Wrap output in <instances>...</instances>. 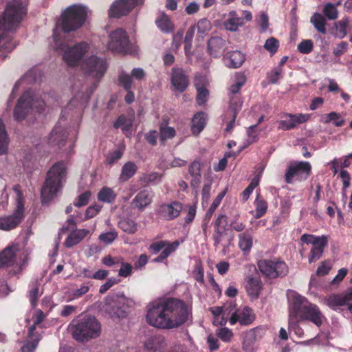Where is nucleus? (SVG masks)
Wrapping results in <instances>:
<instances>
[{"instance_id": "obj_1", "label": "nucleus", "mask_w": 352, "mask_h": 352, "mask_svg": "<svg viewBox=\"0 0 352 352\" xmlns=\"http://www.w3.org/2000/svg\"><path fill=\"white\" fill-rule=\"evenodd\" d=\"M190 312V307L184 300L168 298L149 305L146 320L157 329H173L186 322Z\"/></svg>"}, {"instance_id": "obj_2", "label": "nucleus", "mask_w": 352, "mask_h": 352, "mask_svg": "<svg viewBox=\"0 0 352 352\" xmlns=\"http://www.w3.org/2000/svg\"><path fill=\"white\" fill-rule=\"evenodd\" d=\"M324 318L320 308L315 304L307 300L300 295H294L289 306V325L293 320L298 318L302 320H309L320 327Z\"/></svg>"}, {"instance_id": "obj_3", "label": "nucleus", "mask_w": 352, "mask_h": 352, "mask_svg": "<svg viewBox=\"0 0 352 352\" xmlns=\"http://www.w3.org/2000/svg\"><path fill=\"white\" fill-rule=\"evenodd\" d=\"M67 175L66 166L64 162L55 163L47 171L45 181L41 188V197L42 204H47L54 199L63 187Z\"/></svg>"}, {"instance_id": "obj_4", "label": "nucleus", "mask_w": 352, "mask_h": 352, "mask_svg": "<svg viewBox=\"0 0 352 352\" xmlns=\"http://www.w3.org/2000/svg\"><path fill=\"white\" fill-rule=\"evenodd\" d=\"M27 14V8L21 0H11L0 14V37L8 31L14 30Z\"/></svg>"}, {"instance_id": "obj_5", "label": "nucleus", "mask_w": 352, "mask_h": 352, "mask_svg": "<svg viewBox=\"0 0 352 352\" xmlns=\"http://www.w3.org/2000/svg\"><path fill=\"white\" fill-rule=\"evenodd\" d=\"M69 328L73 338L78 341H85L96 338L100 333V324L91 316L72 320Z\"/></svg>"}, {"instance_id": "obj_6", "label": "nucleus", "mask_w": 352, "mask_h": 352, "mask_svg": "<svg viewBox=\"0 0 352 352\" xmlns=\"http://www.w3.org/2000/svg\"><path fill=\"white\" fill-rule=\"evenodd\" d=\"M54 40L56 48L63 51V58L70 67L78 65L82 57L89 49V45L83 41L74 45L73 47H69L65 42L59 41L55 33H54Z\"/></svg>"}, {"instance_id": "obj_7", "label": "nucleus", "mask_w": 352, "mask_h": 352, "mask_svg": "<svg viewBox=\"0 0 352 352\" xmlns=\"http://www.w3.org/2000/svg\"><path fill=\"white\" fill-rule=\"evenodd\" d=\"M87 16L85 7L78 5L69 6L62 14L63 31L66 33L78 30L85 23Z\"/></svg>"}, {"instance_id": "obj_8", "label": "nucleus", "mask_w": 352, "mask_h": 352, "mask_svg": "<svg viewBox=\"0 0 352 352\" xmlns=\"http://www.w3.org/2000/svg\"><path fill=\"white\" fill-rule=\"evenodd\" d=\"M261 274L267 279L283 278L289 272L287 263L278 258L273 259H261L257 263Z\"/></svg>"}, {"instance_id": "obj_9", "label": "nucleus", "mask_w": 352, "mask_h": 352, "mask_svg": "<svg viewBox=\"0 0 352 352\" xmlns=\"http://www.w3.org/2000/svg\"><path fill=\"white\" fill-rule=\"evenodd\" d=\"M44 102L43 100H34L30 91H25L18 100V102L14 109V118L15 120H24L29 111L35 108L38 111L43 109Z\"/></svg>"}, {"instance_id": "obj_10", "label": "nucleus", "mask_w": 352, "mask_h": 352, "mask_svg": "<svg viewBox=\"0 0 352 352\" xmlns=\"http://www.w3.org/2000/svg\"><path fill=\"white\" fill-rule=\"evenodd\" d=\"M107 67L106 59L94 55L85 59L82 63V69L85 74L96 80V83H94V88L104 76Z\"/></svg>"}, {"instance_id": "obj_11", "label": "nucleus", "mask_w": 352, "mask_h": 352, "mask_svg": "<svg viewBox=\"0 0 352 352\" xmlns=\"http://www.w3.org/2000/svg\"><path fill=\"white\" fill-rule=\"evenodd\" d=\"M311 174V165L309 162H293L287 167L285 180L287 184H292L294 180L304 182Z\"/></svg>"}, {"instance_id": "obj_12", "label": "nucleus", "mask_w": 352, "mask_h": 352, "mask_svg": "<svg viewBox=\"0 0 352 352\" xmlns=\"http://www.w3.org/2000/svg\"><path fill=\"white\" fill-rule=\"evenodd\" d=\"M129 38L122 28H118L113 31L109 35L108 49L117 53H126L129 50Z\"/></svg>"}, {"instance_id": "obj_13", "label": "nucleus", "mask_w": 352, "mask_h": 352, "mask_svg": "<svg viewBox=\"0 0 352 352\" xmlns=\"http://www.w3.org/2000/svg\"><path fill=\"white\" fill-rule=\"evenodd\" d=\"M24 218V205L21 198H18L16 206L10 215L0 217V230L9 231L16 228Z\"/></svg>"}, {"instance_id": "obj_14", "label": "nucleus", "mask_w": 352, "mask_h": 352, "mask_svg": "<svg viewBox=\"0 0 352 352\" xmlns=\"http://www.w3.org/2000/svg\"><path fill=\"white\" fill-rule=\"evenodd\" d=\"M45 315L41 310L36 311L33 316V324L28 330L29 340L21 348V352H34L39 341L41 339L40 333L36 331V326L40 324L44 320Z\"/></svg>"}, {"instance_id": "obj_15", "label": "nucleus", "mask_w": 352, "mask_h": 352, "mask_svg": "<svg viewBox=\"0 0 352 352\" xmlns=\"http://www.w3.org/2000/svg\"><path fill=\"white\" fill-rule=\"evenodd\" d=\"M311 118L309 113H283L281 115V120L278 121V129L289 131L295 129L298 125L305 123Z\"/></svg>"}, {"instance_id": "obj_16", "label": "nucleus", "mask_w": 352, "mask_h": 352, "mask_svg": "<svg viewBox=\"0 0 352 352\" xmlns=\"http://www.w3.org/2000/svg\"><path fill=\"white\" fill-rule=\"evenodd\" d=\"M183 209V205L178 201H173L169 204H163L160 205L157 214L164 220L171 221L180 215Z\"/></svg>"}, {"instance_id": "obj_17", "label": "nucleus", "mask_w": 352, "mask_h": 352, "mask_svg": "<svg viewBox=\"0 0 352 352\" xmlns=\"http://www.w3.org/2000/svg\"><path fill=\"white\" fill-rule=\"evenodd\" d=\"M255 318L253 309L245 306L232 314L230 318V323L231 325H234L236 322H239L241 325L248 326L254 321Z\"/></svg>"}, {"instance_id": "obj_18", "label": "nucleus", "mask_w": 352, "mask_h": 352, "mask_svg": "<svg viewBox=\"0 0 352 352\" xmlns=\"http://www.w3.org/2000/svg\"><path fill=\"white\" fill-rule=\"evenodd\" d=\"M170 82L177 91L182 93L187 89L189 85V78L183 69L173 67L171 69Z\"/></svg>"}, {"instance_id": "obj_19", "label": "nucleus", "mask_w": 352, "mask_h": 352, "mask_svg": "<svg viewBox=\"0 0 352 352\" xmlns=\"http://www.w3.org/2000/svg\"><path fill=\"white\" fill-rule=\"evenodd\" d=\"M263 287V285L258 273L246 277L245 288L252 300L258 298Z\"/></svg>"}, {"instance_id": "obj_20", "label": "nucleus", "mask_w": 352, "mask_h": 352, "mask_svg": "<svg viewBox=\"0 0 352 352\" xmlns=\"http://www.w3.org/2000/svg\"><path fill=\"white\" fill-rule=\"evenodd\" d=\"M266 328L258 326L248 331L243 338V347L245 350L250 349L255 342L260 340L265 334Z\"/></svg>"}, {"instance_id": "obj_21", "label": "nucleus", "mask_w": 352, "mask_h": 352, "mask_svg": "<svg viewBox=\"0 0 352 352\" xmlns=\"http://www.w3.org/2000/svg\"><path fill=\"white\" fill-rule=\"evenodd\" d=\"M59 121L54 126L49 136V144L51 146H58L59 148L65 145L68 136V133L65 129L60 124Z\"/></svg>"}, {"instance_id": "obj_22", "label": "nucleus", "mask_w": 352, "mask_h": 352, "mask_svg": "<svg viewBox=\"0 0 352 352\" xmlns=\"http://www.w3.org/2000/svg\"><path fill=\"white\" fill-rule=\"evenodd\" d=\"M131 11L126 0H115L109 10V16L111 18L119 19L128 15Z\"/></svg>"}, {"instance_id": "obj_23", "label": "nucleus", "mask_w": 352, "mask_h": 352, "mask_svg": "<svg viewBox=\"0 0 352 352\" xmlns=\"http://www.w3.org/2000/svg\"><path fill=\"white\" fill-rule=\"evenodd\" d=\"M153 200L151 192L148 189L140 191L132 200L131 204L133 208L140 210L150 205Z\"/></svg>"}, {"instance_id": "obj_24", "label": "nucleus", "mask_w": 352, "mask_h": 352, "mask_svg": "<svg viewBox=\"0 0 352 352\" xmlns=\"http://www.w3.org/2000/svg\"><path fill=\"white\" fill-rule=\"evenodd\" d=\"M226 41L219 36H213L208 41L209 54L214 58L219 57L224 52Z\"/></svg>"}, {"instance_id": "obj_25", "label": "nucleus", "mask_w": 352, "mask_h": 352, "mask_svg": "<svg viewBox=\"0 0 352 352\" xmlns=\"http://www.w3.org/2000/svg\"><path fill=\"white\" fill-rule=\"evenodd\" d=\"M245 60V55L240 51L235 50L228 52L224 56V62L230 68H239Z\"/></svg>"}, {"instance_id": "obj_26", "label": "nucleus", "mask_w": 352, "mask_h": 352, "mask_svg": "<svg viewBox=\"0 0 352 352\" xmlns=\"http://www.w3.org/2000/svg\"><path fill=\"white\" fill-rule=\"evenodd\" d=\"M89 233V230L87 229H76L72 230L65 241L64 245L67 248H71L78 244L84 239Z\"/></svg>"}, {"instance_id": "obj_27", "label": "nucleus", "mask_w": 352, "mask_h": 352, "mask_svg": "<svg viewBox=\"0 0 352 352\" xmlns=\"http://www.w3.org/2000/svg\"><path fill=\"white\" fill-rule=\"evenodd\" d=\"M207 115L203 111H199L194 115L191 122V131L194 135L197 136L204 130Z\"/></svg>"}, {"instance_id": "obj_28", "label": "nucleus", "mask_w": 352, "mask_h": 352, "mask_svg": "<svg viewBox=\"0 0 352 352\" xmlns=\"http://www.w3.org/2000/svg\"><path fill=\"white\" fill-rule=\"evenodd\" d=\"M104 310L113 320L126 318L127 312L117 303H107L104 306Z\"/></svg>"}, {"instance_id": "obj_29", "label": "nucleus", "mask_w": 352, "mask_h": 352, "mask_svg": "<svg viewBox=\"0 0 352 352\" xmlns=\"http://www.w3.org/2000/svg\"><path fill=\"white\" fill-rule=\"evenodd\" d=\"M201 162L199 160H195L188 168L189 174L192 177L191 186L194 188H198L201 183Z\"/></svg>"}, {"instance_id": "obj_30", "label": "nucleus", "mask_w": 352, "mask_h": 352, "mask_svg": "<svg viewBox=\"0 0 352 352\" xmlns=\"http://www.w3.org/2000/svg\"><path fill=\"white\" fill-rule=\"evenodd\" d=\"M16 254L13 248L8 247L0 253V267L12 266L15 263Z\"/></svg>"}, {"instance_id": "obj_31", "label": "nucleus", "mask_w": 352, "mask_h": 352, "mask_svg": "<svg viewBox=\"0 0 352 352\" xmlns=\"http://www.w3.org/2000/svg\"><path fill=\"white\" fill-rule=\"evenodd\" d=\"M138 170L137 165L133 162H127L125 163L119 176L120 182H125L132 178Z\"/></svg>"}, {"instance_id": "obj_32", "label": "nucleus", "mask_w": 352, "mask_h": 352, "mask_svg": "<svg viewBox=\"0 0 352 352\" xmlns=\"http://www.w3.org/2000/svg\"><path fill=\"white\" fill-rule=\"evenodd\" d=\"M156 25L163 32L170 33L175 29L174 24L170 17L165 13H162L155 21Z\"/></svg>"}, {"instance_id": "obj_33", "label": "nucleus", "mask_w": 352, "mask_h": 352, "mask_svg": "<svg viewBox=\"0 0 352 352\" xmlns=\"http://www.w3.org/2000/svg\"><path fill=\"white\" fill-rule=\"evenodd\" d=\"M239 248L244 252L248 253L253 245V237L251 234L244 232L238 236Z\"/></svg>"}, {"instance_id": "obj_34", "label": "nucleus", "mask_w": 352, "mask_h": 352, "mask_svg": "<svg viewBox=\"0 0 352 352\" xmlns=\"http://www.w3.org/2000/svg\"><path fill=\"white\" fill-rule=\"evenodd\" d=\"M327 244V238H323L320 244L313 246L309 254V263H314L319 260L323 254L324 249Z\"/></svg>"}, {"instance_id": "obj_35", "label": "nucleus", "mask_w": 352, "mask_h": 352, "mask_svg": "<svg viewBox=\"0 0 352 352\" xmlns=\"http://www.w3.org/2000/svg\"><path fill=\"white\" fill-rule=\"evenodd\" d=\"M310 22L318 32L322 34H325L327 33V21L325 17L322 16V14L318 12H315L311 17Z\"/></svg>"}, {"instance_id": "obj_36", "label": "nucleus", "mask_w": 352, "mask_h": 352, "mask_svg": "<svg viewBox=\"0 0 352 352\" xmlns=\"http://www.w3.org/2000/svg\"><path fill=\"white\" fill-rule=\"evenodd\" d=\"M133 126V119L124 114L120 115L113 124L115 129L120 128L124 133L131 130Z\"/></svg>"}, {"instance_id": "obj_37", "label": "nucleus", "mask_w": 352, "mask_h": 352, "mask_svg": "<svg viewBox=\"0 0 352 352\" xmlns=\"http://www.w3.org/2000/svg\"><path fill=\"white\" fill-rule=\"evenodd\" d=\"M117 194L109 187H102L98 193V199L105 203H113L115 201Z\"/></svg>"}, {"instance_id": "obj_38", "label": "nucleus", "mask_w": 352, "mask_h": 352, "mask_svg": "<svg viewBox=\"0 0 352 352\" xmlns=\"http://www.w3.org/2000/svg\"><path fill=\"white\" fill-rule=\"evenodd\" d=\"M322 122L324 124H329L332 122L335 126L340 127L342 126L345 120L342 118L341 115L336 111H331L322 117Z\"/></svg>"}, {"instance_id": "obj_39", "label": "nucleus", "mask_w": 352, "mask_h": 352, "mask_svg": "<svg viewBox=\"0 0 352 352\" xmlns=\"http://www.w3.org/2000/svg\"><path fill=\"white\" fill-rule=\"evenodd\" d=\"M325 304L332 309L336 307L346 305L342 294H331L324 299Z\"/></svg>"}, {"instance_id": "obj_40", "label": "nucleus", "mask_w": 352, "mask_h": 352, "mask_svg": "<svg viewBox=\"0 0 352 352\" xmlns=\"http://www.w3.org/2000/svg\"><path fill=\"white\" fill-rule=\"evenodd\" d=\"M118 226L122 231L130 234L135 233L138 228V225L135 221L128 218L120 220Z\"/></svg>"}, {"instance_id": "obj_41", "label": "nucleus", "mask_w": 352, "mask_h": 352, "mask_svg": "<svg viewBox=\"0 0 352 352\" xmlns=\"http://www.w3.org/2000/svg\"><path fill=\"white\" fill-rule=\"evenodd\" d=\"M179 245V243L178 241H175L171 243V244L168 245L166 248H164L160 254L155 258L153 261L155 263H160L163 262L166 260L173 252H174Z\"/></svg>"}, {"instance_id": "obj_42", "label": "nucleus", "mask_w": 352, "mask_h": 352, "mask_svg": "<svg viewBox=\"0 0 352 352\" xmlns=\"http://www.w3.org/2000/svg\"><path fill=\"white\" fill-rule=\"evenodd\" d=\"M335 25L337 30V36L340 38H344L347 34V29H351L349 18L348 16L343 17Z\"/></svg>"}, {"instance_id": "obj_43", "label": "nucleus", "mask_w": 352, "mask_h": 352, "mask_svg": "<svg viewBox=\"0 0 352 352\" xmlns=\"http://www.w3.org/2000/svg\"><path fill=\"white\" fill-rule=\"evenodd\" d=\"M166 122H162L160 126V136L161 141L172 139L175 136L176 131L174 128L166 126Z\"/></svg>"}, {"instance_id": "obj_44", "label": "nucleus", "mask_w": 352, "mask_h": 352, "mask_svg": "<svg viewBox=\"0 0 352 352\" xmlns=\"http://www.w3.org/2000/svg\"><path fill=\"white\" fill-rule=\"evenodd\" d=\"M226 192L227 189H225L224 190L221 192L213 200L212 204L210 205V208H208L205 214V217H206V220H210L211 217H212V214H214V211L221 204Z\"/></svg>"}, {"instance_id": "obj_45", "label": "nucleus", "mask_w": 352, "mask_h": 352, "mask_svg": "<svg viewBox=\"0 0 352 352\" xmlns=\"http://www.w3.org/2000/svg\"><path fill=\"white\" fill-rule=\"evenodd\" d=\"M8 138L4 124L0 118V155L5 154L8 150Z\"/></svg>"}, {"instance_id": "obj_46", "label": "nucleus", "mask_w": 352, "mask_h": 352, "mask_svg": "<svg viewBox=\"0 0 352 352\" xmlns=\"http://www.w3.org/2000/svg\"><path fill=\"white\" fill-rule=\"evenodd\" d=\"M195 85L197 91L196 97L197 102L199 105H202L206 102L209 96V91L203 85H200L198 82H195Z\"/></svg>"}, {"instance_id": "obj_47", "label": "nucleus", "mask_w": 352, "mask_h": 352, "mask_svg": "<svg viewBox=\"0 0 352 352\" xmlns=\"http://www.w3.org/2000/svg\"><path fill=\"white\" fill-rule=\"evenodd\" d=\"M322 12L324 17L329 20H336L338 16V10L331 3H327L324 6Z\"/></svg>"}, {"instance_id": "obj_48", "label": "nucleus", "mask_w": 352, "mask_h": 352, "mask_svg": "<svg viewBox=\"0 0 352 352\" xmlns=\"http://www.w3.org/2000/svg\"><path fill=\"white\" fill-rule=\"evenodd\" d=\"M255 205L256 209L254 217L256 219H259L266 213L267 209V204L264 199H260L258 197H257L255 200Z\"/></svg>"}, {"instance_id": "obj_49", "label": "nucleus", "mask_w": 352, "mask_h": 352, "mask_svg": "<svg viewBox=\"0 0 352 352\" xmlns=\"http://www.w3.org/2000/svg\"><path fill=\"white\" fill-rule=\"evenodd\" d=\"M246 78L244 75H239L236 76V82L232 85L229 89V95H238L241 94L240 89L245 85Z\"/></svg>"}, {"instance_id": "obj_50", "label": "nucleus", "mask_w": 352, "mask_h": 352, "mask_svg": "<svg viewBox=\"0 0 352 352\" xmlns=\"http://www.w3.org/2000/svg\"><path fill=\"white\" fill-rule=\"evenodd\" d=\"M227 216L225 214H219L214 221V232L224 233L227 230Z\"/></svg>"}, {"instance_id": "obj_51", "label": "nucleus", "mask_w": 352, "mask_h": 352, "mask_svg": "<svg viewBox=\"0 0 352 352\" xmlns=\"http://www.w3.org/2000/svg\"><path fill=\"white\" fill-rule=\"evenodd\" d=\"M124 153V148H118L108 153L105 159V163L109 165L114 164L120 160Z\"/></svg>"}, {"instance_id": "obj_52", "label": "nucleus", "mask_w": 352, "mask_h": 352, "mask_svg": "<svg viewBox=\"0 0 352 352\" xmlns=\"http://www.w3.org/2000/svg\"><path fill=\"white\" fill-rule=\"evenodd\" d=\"M118 232L113 229L109 232L102 233L99 235V240L105 244H111L118 237Z\"/></svg>"}, {"instance_id": "obj_53", "label": "nucleus", "mask_w": 352, "mask_h": 352, "mask_svg": "<svg viewBox=\"0 0 352 352\" xmlns=\"http://www.w3.org/2000/svg\"><path fill=\"white\" fill-rule=\"evenodd\" d=\"M323 238H327L326 236H317L313 234H304L300 236V241L307 244H312L316 246L322 241Z\"/></svg>"}, {"instance_id": "obj_54", "label": "nucleus", "mask_w": 352, "mask_h": 352, "mask_svg": "<svg viewBox=\"0 0 352 352\" xmlns=\"http://www.w3.org/2000/svg\"><path fill=\"white\" fill-rule=\"evenodd\" d=\"M242 103L241 94L230 95V109L232 111V113L235 112H236V114L238 113Z\"/></svg>"}, {"instance_id": "obj_55", "label": "nucleus", "mask_w": 352, "mask_h": 352, "mask_svg": "<svg viewBox=\"0 0 352 352\" xmlns=\"http://www.w3.org/2000/svg\"><path fill=\"white\" fill-rule=\"evenodd\" d=\"M195 28L193 26L190 27L186 32L184 38V50L186 55L190 54V49L192 47V41L194 36Z\"/></svg>"}, {"instance_id": "obj_56", "label": "nucleus", "mask_w": 352, "mask_h": 352, "mask_svg": "<svg viewBox=\"0 0 352 352\" xmlns=\"http://www.w3.org/2000/svg\"><path fill=\"white\" fill-rule=\"evenodd\" d=\"M278 47L279 41L274 37L267 39L264 45V48L271 54H274L278 51Z\"/></svg>"}, {"instance_id": "obj_57", "label": "nucleus", "mask_w": 352, "mask_h": 352, "mask_svg": "<svg viewBox=\"0 0 352 352\" xmlns=\"http://www.w3.org/2000/svg\"><path fill=\"white\" fill-rule=\"evenodd\" d=\"M77 229L76 222L73 215H71L66 221L65 224L59 230L58 235L65 234L69 230H74Z\"/></svg>"}, {"instance_id": "obj_58", "label": "nucleus", "mask_w": 352, "mask_h": 352, "mask_svg": "<svg viewBox=\"0 0 352 352\" xmlns=\"http://www.w3.org/2000/svg\"><path fill=\"white\" fill-rule=\"evenodd\" d=\"M91 197V192L87 190L78 196L74 201V206L76 207H82L88 204Z\"/></svg>"}, {"instance_id": "obj_59", "label": "nucleus", "mask_w": 352, "mask_h": 352, "mask_svg": "<svg viewBox=\"0 0 352 352\" xmlns=\"http://www.w3.org/2000/svg\"><path fill=\"white\" fill-rule=\"evenodd\" d=\"M194 278L199 283L204 281V271L201 261L197 262L192 272Z\"/></svg>"}, {"instance_id": "obj_60", "label": "nucleus", "mask_w": 352, "mask_h": 352, "mask_svg": "<svg viewBox=\"0 0 352 352\" xmlns=\"http://www.w3.org/2000/svg\"><path fill=\"white\" fill-rule=\"evenodd\" d=\"M217 336L223 342H229L232 338L234 334L232 331L226 327L220 328L217 332Z\"/></svg>"}, {"instance_id": "obj_61", "label": "nucleus", "mask_w": 352, "mask_h": 352, "mask_svg": "<svg viewBox=\"0 0 352 352\" xmlns=\"http://www.w3.org/2000/svg\"><path fill=\"white\" fill-rule=\"evenodd\" d=\"M119 85L122 86L124 90H129L132 87V78L131 76L126 74H120L118 76Z\"/></svg>"}, {"instance_id": "obj_62", "label": "nucleus", "mask_w": 352, "mask_h": 352, "mask_svg": "<svg viewBox=\"0 0 352 352\" xmlns=\"http://www.w3.org/2000/svg\"><path fill=\"white\" fill-rule=\"evenodd\" d=\"M170 244H171V243L168 241H158L151 243L148 248V250L152 254H157Z\"/></svg>"}, {"instance_id": "obj_63", "label": "nucleus", "mask_w": 352, "mask_h": 352, "mask_svg": "<svg viewBox=\"0 0 352 352\" xmlns=\"http://www.w3.org/2000/svg\"><path fill=\"white\" fill-rule=\"evenodd\" d=\"M243 19L232 18L225 23V28L226 30L230 31H236L239 26L243 25Z\"/></svg>"}, {"instance_id": "obj_64", "label": "nucleus", "mask_w": 352, "mask_h": 352, "mask_svg": "<svg viewBox=\"0 0 352 352\" xmlns=\"http://www.w3.org/2000/svg\"><path fill=\"white\" fill-rule=\"evenodd\" d=\"M314 49V43L311 40H304L298 45V50L305 54H309Z\"/></svg>"}]
</instances>
